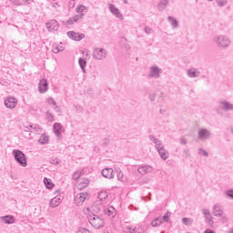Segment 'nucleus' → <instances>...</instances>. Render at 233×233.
Segmentation results:
<instances>
[{
  "instance_id": "obj_30",
  "label": "nucleus",
  "mask_w": 233,
  "mask_h": 233,
  "mask_svg": "<svg viewBox=\"0 0 233 233\" xmlns=\"http://www.w3.org/2000/svg\"><path fill=\"white\" fill-rule=\"evenodd\" d=\"M152 142L154 143L156 149L158 151L161 148H165V146H163V142L157 138H153Z\"/></svg>"
},
{
  "instance_id": "obj_5",
  "label": "nucleus",
  "mask_w": 233,
  "mask_h": 233,
  "mask_svg": "<svg viewBox=\"0 0 233 233\" xmlns=\"http://www.w3.org/2000/svg\"><path fill=\"white\" fill-rule=\"evenodd\" d=\"M94 59L103 60L106 57V50L101 47H96L93 51Z\"/></svg>"
},
{
  "instance_id": "obj_43",
  "label": "nucleus",
  "mask_w": 233,
  "mask_h": 233,
  "mask_svg": "<svg viewBox=\"0 0 233 233\" xmlns=\"http://www.w3.org/2000/svg\"><path fill=\"white\" fill-rule=\"evenodd\" d=\"M205 218L208 223H209V225H212V215H210L209 213V215H206Z\"/></svg>"
},
{
  "instance_id": "obj_33",
  "label": "nucleus",
  "mask_w": 233,
  "mask_h": 233,
  "mask_svg": "<svg viewBox=\"0 0 233 233\" xmlns=\"http://www.w3.org/2000/svg\"><path fill=\"white\" fill-rule=\"evenodd\" d=\"M44 183H45L46 188H48V189L54 187V182H52V179H50V178L45 177L44 178Z\"/></svg>"
},
{
  "instance_id": "obj_53",
  "label": "nucleus",
  "mask_w": 233,
  "mask_h": 233,
  "mask_svg": "<svg viewBox=\"0 0 233 233\" xmlns=\"http://www.w3.org/2000/svg\"><path fill=\"white\" fill-rule=\"evenodd\" d=\"M52 6H53V8H55L56 10H57V8H59V4L58 3H53L52 4Z\"/></svg>"
},
{
  "instance_id": "obj_29",
  "label": "nucleus",
  "mask_w": 233,
  "mask_h": 233,
  "mask_svg": "<svg viewBox=\"0 0 233 233\" xmlns=\"http://www.w3.org/2000/svg\"><path fill=\"white\" fill-rule=\"evenodd\" d=\"M116 177L118 181H121V183H127L128 181V178L125 174H123V171H118L116 174Z\"/></svg>"
},
{
  "instance_id": "obj_36",
  "label": "nucleus",
  "mask_w": 233,
  "mask_h": 233,
  "mask_svg": "<svg viewBox=\"0 0 233 233\" xmlns=\"http://www.w3.org/2000/svg\"><path fill=\"white\" fill-rule=\"evenodd\" d=\"M168 21L172 25L173 28H177V26H178L177 20H176L172 16H168Z\"/></svg>"
},
{
  "instance_id": "obj_45",
  "label": "nucleus",
  "mask_w": 233,
  "mask_h": 233,
  "mask_svg": "<svg viewBox=\"0 0 233 233\" xmlns=\"http://www.w3.org/2000/svg\"><path fill=\"white\" fill-rule=\"evenodd\" d=\"M69 8H74L76 6V0H70L68 3Z\"/></svg>"
},
{
  "instance_id": "obj_26",
  "label": "nucleus",
  "mask_w": 233,
  "mask_h": 233,
  "mask_svg": "<svg viewBox=\"0 0 233 233\" xmlns=\"http://www.w3.org/2000/svg\"><path fill=\"white\" fill-rule=\"evenodd\" d=\"M63 50H65V46H63L62 43L53 45L52 52H54V54H59V52H63Z\"/></svg>"
},
{
  "instance_id": "obj_25",
  "label": "nucleus",
  "mask_w": 233,
  "mask_h": 233,
  "mask_svg": "<svg viewBox=\"0 0 233 233\" xmlns=\"http://www.w3.org/2000/svg\"><path fill=\"white\" fill-rule=\"evenodd\" d=\"M219 107L223 108V110H233V105L225 100L219 101Z\"/></svg>"
},
{
  "instance_id": "obj_12",
  "label": "nucleus",
  "mask_w": 233,
  "mask_h": 233,
  "mask_svg": "<svg viewBox=\"0 0 233 233\" xmlns=\"http://www.w3.org/2000/svg\"><path fill=\"white\" fill-rule=\"evenodd\" d=\"M161 74V69L157 67V66H153L150 67L149 71V77H154L155 79H157Z\"/></svg>"
},
{
  "instance_id": "obj_13",
  "label": "nucleus",
  "mask_w": 233,
  "mask_h": 233,
  "mask_svg": "<svg viewBox=\"0 0 233 233\" xmlns=\"http://www.w3.org/2000/svg\"><path fill=\"white\" fill-rule=\"evenodd\" d=\"M48 91V81L46 79L40 80L38 84V92L40 94H45V92Z\"/></svg>"
},
{
  "instance_id": "obj_49",
  "label": "nucleus",
  "mask_w": 233,
  "mask_h": 233,
  "mask_svg": "<svg viewBox=\"0 0 233 233\" xmlns=\"http://www.w3.org/2000/svg\"><path fill=\"white\" fill-rule=\"evenodd\" d=\"M202 214H204V216H208L210 214V211L208 209H202Z\"/></svg>"
},
{
  "instance_id": "obj_19",
  "label": "nucleus",
  "mask_w": 233,
  "mask_h": 233,
  "mask_svg": "<svg viewBox=\"0 0 233 233\" xmlns=\"http://www.w3.org/2000/svg\"><path fill=\"white\" fill-rule=\"evenodd\" d=\"M102 176L106 179H114V169L110 167L104 168L102 170Z\"/></svg>"
},
{
  "instance_id": "obj_57",
  "label": "nucleus",
  "mask_w": 233,
  "mask_h": 233,
  "mask_svg": "<svg viewBox=\"0 0 233 233\" xmlns=\"http://www.w3.org/2000/svg\"><path fill=\"white\" fill-rule=\"evenodd\" d=\"M204 233H215L214 230L210 229V228H207Z\"/></svg>"
},
{
  "instance_id": "obj_59",
  "label": "nucleus",
  "mask_w": 233,
  "mask_h": 233,
  "mask_svg": "<svg viewBox=\"0 0 233 233\" xmlns=\"http://www.w3.org/2000/svg\"><path fill=\"white\" fill-rule=\"evenodd\" d=\"M123 3H124L125 5H128V0H123Z\"/></svg>"
},
{
  "instance_id": "obj_17",
  "label": "nucleus",
  "mask_w": 233,
  "mask_h": 233,
  "mask_svg": "<svg viewBox=\"0 0 233 233\" xmlns=\"http://www.w3.org/2000/svg\"><path fill=\"white\" fill-rule=\"evenodd\" d=\"M25 132H41V127L37 124L25 126Z\"/></svg>"
},
{
  "instance_id": "obj_52",
  "label": "nucleus",
  "mask_w": 233,
  "mask_h": 233,
  "mask_svg": "<svg viewBox=\"0 0 233 233\" xmlns=\"http://www.w3.org/2000/svg\"><path fill=\"white\" fill-rule=\"evenodd\" d=\"M83 54H84V57H86V59H90V55L88 54V51L83 52Z\"/></svg>"
},
{
  "instance_id": "obj_48",
  "label": "nucleus",
  "mask_w": 233,
  "mask_h": 233,
  "mask_svg": "<svg viewBox=\"0 0 233 233\" xmlns=\"http://www.w3.org/2000/svg\"><path fill=\"white\" fill-rule=\"evenodd\" d=\"M145 32H146V34H152V28H150L148 26H146L145 27Z\"/></svg>"
},
{
  "instance_id": "obj_22",
  "label": "nucleus",
  "mask_w": 233,
  "mask_h": 233,
  "mask_svg": "<svg viewBox=\"0 0 233 233\" xmlns=\"http://www.w3.org/2000/svg\"><path fill=\"white\" fill-rule=\"evenodd\" d=\"M213 216L216 218L223 217V209H221V206L219 204H216L213 208Z\"/></svg>"
},
{
  "instance_id": "obj_62",
  "label": "nucleus",
  "mask_w": 233,
  "mask_h": 233,
  "mask_svg": "<svg viewBox=\"0 0 233 233\" xmlns=\"http://www.w3.org/2000/svg\"><path fill=\"white\" fill-rule=\"evenodd\" d=\"M208 1H214V0H208Z\"/></svg>"
},
{
  "instance_id": "obj_16",
  "label": "nucleus",
  "mask_w": 233,
  "mask_h": 233,
  "mask_svg": "<svg viewBox=\"0 0 233 233\" xmlns=\"http://www.w3.org/2000/svg\"><path fill=\"white\" fill-rule=\"evenodd\" d=\"M187 74L190 78H196L201 76V71H199V69L196 67H193V68L187 69Z\"/></svg>"
},
{
  "instance_id": "obj_2",
  "label": "nucleus",
  "mask_w": 233,
  "mask_h": 233,
  "mask_svg": "<svg viewBox=\"0 0 233 233\" xmlns=\"http://www.w3.org/2000/svg\"><path fill=\"white\" fill-rule=\"evenodd\" d=\"M213 41L218 48H228L230 46V38L227 35H215Z\"/></svg>"
},
{
  "instance_id": "obj_38",
  "label": "nucleus",
  "mask_w": 233,
  "mask_h": 233,
  "mask_svg": "<svg viewBox=\"0 0 233 233\" xmlns=\"http://www.w3.org/2000/svg\"><path fill=\"white\" fill-rule=\"evenodd\" d=\"M83 174V171L81 170H78V171H76L74 174H73V179H75L76 181H77V179H79L81 177Z\"/></svg>"
},
{
  "instance_id": "obj_8",
  "label": "nucleus",
  "mask_w": 233,
  "mask_h": 233,
  "mask_svg": "<svg viewBox=\"0 0 233 233\" xmlns=\"http://www.w3.org/2000/svg\"><path fill=\"white\" fill-rule=\"evenodd\" d=\"M46 27L49 32H57V30H59V22L56 20H50L46 24Z\"/></svg>"
},
{
  "instance_id": "obj_14",
  "label": "nucleus",
  "mask_w": 233,
  "mask_h": 233,
  "mask_svg": "<svg viewBox=\"0 0 233 233\" xmlns=\"http://www.w3.org/2000/svg\"><path fill=\"white\" fill-rule=\"evenodd\" d=\"M154 171V168L148 165H144L138 167V172L142 176H145L147 174H151V172Z\"/></svg>"
},
{
  "instance_id": "obj_51",
  "label": "nucleus",
  "mask_w": 233,
  "mask_h": 233,
  "mask_svg": "<svg viewBox=\"0 0 233 233\" xmlns=\"http://www.w3.org/2000/svg\"><path fill=\"white\" fill-rule=\"evenodd\" d=\"M149 99H150V101H156V94H150Z\"/></svg>"
},
{
  "instance_id": "obj_61",
  "label": "nucleus",
  "mask_w": 233,
  "mask_h": 233,
  "mask_svg": "<svg viewBox=\"0 0 233 233\" xmlns=\"http://www.w3.org/2000/svg\"><path fill=\"white\" fill-rule=\"evenodd\" d=\"M104 233H108V231H104Z\"/></svg>"
},
{
  "instance_id": "obj_31",
  "label": "nucleus",
  "mask_w": 233,
  "mask_h": 233,
  "mask_svg": "<svg viewBox=\"0 0 233 233\" xmlns=\"http://www.w3.org/2000/svg\"><path fill=\"white\" fill-rule=\"evenodd\" d=\"M163 224V218L158 217L151 222L152 227H160Z\"/></svg>"
},
{
  "instance_id": "obj_9",
  "label": "nucleus",
  "mask_w": 233,
  "mask_h": 233,
  "mask_svg": "<svg viewBox=\"0 0 233 233\" xmlns=\"http://www.w3.org/2000/svg\"><path fill=\"white\" fill-rule=\"evenodd\" d=\"M67 37L73 39V41H81V39H85V34L69 31L67 32Z\"/></svg>"
},
{
  "instance_id": "obj_63",
  "label": "nucleus",
  "mask_w": 233,
  "mask_h": 233,
  "mask_svg": "<svg viewBox=\"0 0 233 233\" xmlns=\"http://www.w3.org/2000/svg\"><path fill=\"white\" fill-rule=\"evenodd\" d=\"M15 5H19V4L15 3Z\"/></svg>"
},
{
  "instance_id": "obj_58",
  "label": "nucleus",
  "mask_w": 233,
  "mask_h": 233,
  "mask_svg": "<svg viewBox=\"0 0 233 233\" xmlns=\"http://www.w3.org/2000/svg\"><path fill=\"white\" fill-rule=\"evenodd\" d=\"M54 165H57L59 162L57 160H53L52 162Z\"/></svg>"
},
{
  "instance_id": "obj_11",
  "label": "nucleus",
  "mask_w": 233,
  "mask_h": 233,
  "mask_svg": "<svg viewBox=\"0 0 233 233\" xmlns=\"http://www.w3.org/2000/svg\"><path fill=\"white\" fill-rule=\"evenodd\" d=\"M211 134L207 128H200L198 130V139L201 141H207L210 137Z\"/></svg>"
},
{
  "instance_id": "obj_50",
  "label": "nucleus",
  "mask_w": 233,
  "mask_h": 233,
  "mask_svg": "<svg viewBox=\"0 0 233 233\" xmlns=\"http://www.w3.org/2000/svg\"><path fill=\"white\" fill-rule=\"evenodd\" d=\"M187 138H185V137L180 138V144L181 145H187Z\"/></svg>"
},
{
  "instance_id": "obj_54",
  "label": "nucleus",
  "mask_w": 233,
  "mask_h": 233,
  "mask_svg": "<svg viewBox=\"0 0 233 233\" xmlns=\"http://www.w3.org/2000/svg\"><path fill=\"white\" fill-rule=\"evenodd\" d=\"M228 221V218L227 217H223L221 218V222L222 223H227Z\"/></svg>"
},
{
  "instance_id": "obj_60",
  "label": "nucleus",
  "mask_w": 233,
  "mask_h": 233,
  "mask_svg": "<svg viewBox=\"0 0 233 233\" xmlns=\"http://www.w3.org/2000/svg\"><path fill=\"white\" fill-rule=\"evenodd\" d=\"M122 43H127V39H122Z\"/></svg>"
},
{
  "instance_id": "obj_6",
  "label": "nucleus",
  "mask_w": 233,
  "mask_h": 233,
  "mask_svg": "<svg viewBox=\"0 0 233 233\" xmlns=\"http://www.w3.org/2000/svg\"><path fill=\"white\" fill-rule=\"evenodd\" d=\"M107 6L108 10L111 12L112 15H115V17L123 21V14L119 10V8H117L114 4H108Z\"/></svg>"
},
{
  "instance_id": "obj_32",
  "label": "nucleus",
  "mask_w": 233,
  "mask_h": 233,
  "mask_svg": "<svg viewBox=\"0 0 233 233\" xmlns=\"http://www.w3.org/2000/svg\"><path fill=\"white\" fill-rule=\"evenodd\" d=\"M78 63L81 70L85 73V68L86 66V58H79Z\"/></svg>"
},
{
  "instance_id": "obj_40",
  "label": "nucleus",
  "mask_w": 233,
  "mask_h": 233,
  "mask_svg": "<svg viewBox=\"0 0 233 233\" xmlns=\"http://www.w3.org/2000/svg\"><path fill=\"white\" fill-rule=\"evenodd\" d=\"M218 6H227V0H217Z\"/></svg>"
},
{
  "instance_id": "obj_35",
  "label": "nucleus",
  "mask_w": 233,
  "mask_h": 233,
  "mask_svg": "<svg viewBox=\"0 0 233 233\" xmlns=\"http://www.w3.org/2000/svg\"><path fill=\"white\" fill-rule=\"evenodd\" d=\"M167 5H168V0H162L158 5V10L160 11L165 10Z\"/></svg>"
},
{
  "instance_id": "obj_15",
  "label": "nucleus",
  "mask_w": 233,
  "mask_h": 233,
  "mask_svg": "<svg viewBox=\"0 0 233 233\" xmlns=\"http://www.w3.org/2000/svg\"><path fill=\"white\" fill-rule=\"evenodd\" d=\"M90 181L87 178H81L78 179L76 182V188H78L79 190H83L84 188H86V187H88Z\"/></svg>"
},
{
  "instance_id": "obj_10",
  "label": "nucleus",
  "mask_w": 233,
  "mask_h": 233,
  "mask_svg": "<svg viewBox=\"0 0 233 233\" xmlns=\"http://www.w3.org/2000/svg\"><path fill=\"white\" fill-rule=\"evenodd\" d=\"M5 106L6 108H15L17 106V98L9 96L5 100Z\"/></svg>"
},
{
  "instance_id": "obj_23",
  "label": "nucleus",
  "mask_w": 233,
  "mask_h": 233,
  "mask_svg": "<svg viewBox=\"0 0 233 233\" xmlns=\"http://www.w3.org/2000/svg\"><path fill=\"white\" fill-rule=\"evenodd\" d=\"M1 221H4L6 225H12L15 223V218L12 215H7L0 218Z\"/></svg>"
},
{
  "instance_id": "obj_47",
  "label": "nucleus",
  "mask_w": 233,
  "mask_h": 233,
  "mask_svg": "<svg viewBox=\"0 0 233 233\" xmlns=\"http://www.w3.org/2000/svg\"><path fill=\"white\" fill-rule=\"evenodd\" d=\"M129 233H141V231H139V228H135L129 229Z\"/></svg>"
},
{
  "instance_id": "obj_39",
  "label": "nucleus",
  "mask_w": 233,
  "mask_h": 233,
  "mask_svg": "<svg viewBox=\"0 0 233 233\" xmlns=\"http://www.w3.org/2000/svg\"><path fill=\"white\" fill-rule=\"evenodd\" d=\"M193 221H194V220H192V218H184L182 219V223H183L184 225H187V227L190 226V225H192Z\"/></svg>"
},
{
  "instance_id": "obj_56",
  "label": "nucleus",
  "mask_w": 233,
  "mask_h": 233,
  "mask_svg": "<svg viewBox=\"0 0 233 233\" xmlns=\"http://www.w3.org/2000/svg\"><path fill=\"white\" fill-rule=\"evenodd\" d=\"M75 108L77 110V112H81V110H83L81 108V106H79V105L76 106Z\"/></svg>"
},
{
  "instance_id": "obj_21",
  "label": "nucleus",
  "mask_w": 233,
  "mask_h": 233,
  "mask_svg": "<svg viewBox=\"0 0 233 233\" xmlns=\"http://www.w3.org/2000/svg\"><path fill=\"white\" fill-rule=\"evenodd\" d=\"M61 201H63V198L59 195H56V197L50 200V205L53 208H56V207H59V205H61Z\"/></svg>"
},
{
  "instance_id": "obj_44",
  "label": "nucleus",
  "mask_w": 233,
  "mask_h": 233,
  "mask_svg": "<svg viewBox=\"0 0 233 233\" xmlns=\"http://www.w3.org/2000/svg\"><path fill=\"white\" fill-rule=\"evenodd\" d=\"M226 196H228V198H230L231 199H233V190H228L225 192Z\"/></svg>"
},
{
  "instance_id": "obj_37",
  "label": "nucleus",
  "mask_w": 233,
  "mask_h": 233,
  "mask_svg": "<svg viewBox=\"0 0 233 233\" xmlns=\"http://www.w3.org/2000/svg\"><path fill=\"white\" fill-rule=\"evenodd\" d=\"M46 117L47 121H49V123H54V121H55L54 115L52 113H50L49 111H47L46 113Z\"/></svg>"
},
{
  "instance_id": "obj_46",
  "label": "nucleus",
  "mask_w": 233,
  "mask_h": 233,
  "mask_svg": "<svg viewBox=\"0 0 233 233\" xmlns=\"http://www.w3.org/2000/svg\"><path fill=\"white\" fill-rule=\"evenodd\" d=\"M76 233H90V230L81 228Z\"/></svg>"
},
{
  "instance_id": "obj_7",
  "label": "nucleus",
  "mask_w": 233,
  "mask_h": 233,
  "mask_svg": "<svg viewBox=\"0 0 233 233\" xmlns=\"http://www.w3.org/2000/svg\"><path fill=\"white\" fill-rule=\"evenodd\" d=\"M88 199V192H84V193H78L75 197V204L77 206H81Z\"/></svg>"
},
{
  "instance_id": "obj_1",
  "label": "nucleus",
  "mask_w": 233,
  "mask_h": 233,
  "mask_svg": "<svg viewBox=\"0 0 233 233\" xmlns=\"http://www.w3.org/2000/svg\"><path fill=\"white\" fill-rule=\"evenodd\" d=\"M88 12V8H86V6L80 5L76 7V14L75 16L69 18L66 25L67 26H69V25H74V23H79L81 21H83V17H85V15H86V13Z\"/></svg>"
},
{
  "instance_id": "obj_18",
  "label": "nucleus",
  "mask_w": 233,
  "mask_h": 233,
  "mask_svg": "<svg viewBox=\"0 0 233 233\" xmlns=\"http://www.w3.org/2000/svg\"><path fill=\"white\" fill-rule=\"evenodd\" d=\"M97 199L102 202V205H105L108 201V192L105 190L99 191Z\"/></svg>"
},
{
  "instance_id": "obj_24",
  "label": "nucleus",
  "mask_w": 233,
  "mask_h": 233,
  "mask_svg": "<svg viewBox=\"0 0 233 233\" xmlns=\"http://www.w3.org/2000/svg\"><path fill=\"white\" fill-rule=\"evenodd\" d=\"M53 130L57 137H61V133L63 132V126H61L60 123H55Z\"/></svg>"
},
{
  "instance_id": "obj_4",
  "label": "nucleus",
  "mask_w": 233,
  "mask_h": 233,
  "mask_svg": "<svg viewBox=\"0 0 233 233\" xmlns=\"http://www.w3.org/2000/svg\"><path fill=\"white\" fill-rule=\"evenodd\" d=\"M13 156L15 157V161H17L21 167H26L28 165L26 160V155L19 149L13 150Z\"/></svg>"
},
{
  "instance_id": "obj_20",
  "label": "nucleus",
  "mask_w": 233,
  "mask_h": 233,
  "mask_svg": "<svg viewBox=\"0 0 233 233\" xmlns=\"http://www.w3.org/2000/svg\"><path fill=\"white\" fill-rule=\"evenodd\" d=\"M104 212H105L106 216H108V218L110 219H114V218H116V215L117 214V211L116 210V208L114 207H109V208L104 209Z\"/></svg>"
},
{
  "instance_id": "obj_27",
  "label": "nucleus",
  "mask_w": 233,
  "mask_h": 233,
  "mask_svg": "<svg viewBox=\"0 0 233 233\" xmlns=\"http://www.w3.org/2000/svg\"><path fill=\"white\" fill-rule=\"evenodd\" d=\"M157 152H158L161 159H163L164 161H166V159H168V151L167 149H165V147H162Z\"/></svg>"
},
{
  "instance_id": "obj_34",
  "label": "nucleus",
  "mask_w": 233,
  "mask_h": 233,
  "mask_svg": "<svg viewBox=\"0 0 233 233\" xmlns=\"http://www.w3.org/2000/svg\"><path fill=\"white\" fill-rule=\"evenodd\" d=\"M40 145H46L48 143V136L46 135H42L38 140Z\"/></svg>"
},
{
  "instance_id": "obj_42",
  "label": "nucleus",
  "mask_w": 233,
  "mask_h": 233,
  "mask_svg": "<svg viewBox=\"0 0 233 233\" xmlns=\"http://www.w3.org/2000/svg\"><path fill=\"white\" fill-rule=\"evenodd\" d=\"M198 154L200 156H205L206 157H208V153L207 151H205V149H198Z\"/></svg>"
},
{
  "instance_id": "obj_41",
  "label": "nucleus",
  "mask_w": 233,
  "mask_h": 233,
  "mask_svg": "<svg viewBox=\"0 0 233 233\" xmlns=\"http://www.w3.org/2000/svg\"><path fill=\"white\" fill-rule=\"evenodd\" d=\"M170 218V213H166L163 217H161L162 218V223L163 221L168 222V218Z\"/></svg>"
},
{
  "instance_id": "obj_28",
  "label": "nucleus",
  "mask_w": 233,
  "mask_h": 233,
  "mask_svg": "<svg viewBox=\"0 0 233 233\" xmlns=\"http://www.w3.org/2000/svg\"><path fill=\"white\" fill-rule=\"evenodd\" d=\"M46 103L47 105H53V108L54 110H56V112H60L61 110L59 109V106H57V103H56V100H54V98L49 97L46 99Z\"/></svg>"
},
{
  "instance_id": "obj_55",
  "label": "nucleus",
  "mask_w": 233,
  "mask_h": 233,
  "mask_svg": "<svg viewBox=\"0 0 233 233\" xmlns=\"http://www.w3.org/2000/svg\"><path fill=\"white\" fill-rule=\"evenodd\" d=\"M24 3H26L27 5H32L34 0H22Z\"/></svg>"
},
{
  "instance_id": "obj_3",
  "label": "nucleus",
  "mask_w": 233,
  "mask_h": 233,
  "mask_svg": "<svg viewBox=\"0 0 233 233\" xmlns=\"http://www.w3.org/2000/svg\"><path fill=\"white\" fill-rule=\"evenodd\" d=\"M88 222L93 228H103L105 227V220L97 215H89Z\"/></svg>"
}]
</instances>
